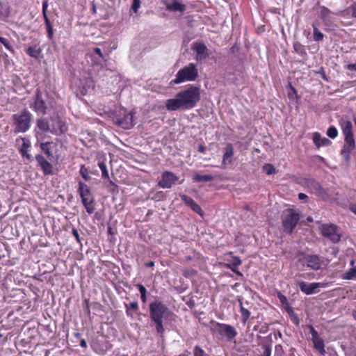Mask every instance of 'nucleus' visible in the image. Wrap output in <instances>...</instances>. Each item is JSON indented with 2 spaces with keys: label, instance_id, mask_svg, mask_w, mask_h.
Masks as SVG:
<instances>
[{
  "label": "nucleus",
  "instance_id": "55",
  "mask_svg": "<svg viewBox=\"0 0 356 356\" xmlns=\"http://www.w3.org/2000/svg\"><path fill=\"white\" fill-rule=\"evenodd\" d=\"M347 69L349 70H355L356 71V64L351 63V64L348 65Z\"/></svg>",
  "mask_w": 356,
  "mask_h": 356
},
{
  "label": "nucleus",
  "instance_id": "31",
  "mask_svg": "<svg viewBox=\"0 0 356 356\" xmlns=\"http://www.w3.org/2000/svg\"><path fill=\"white\" fill-rule=\"evenodd\" d=\"M125 308H126V314L127 316H129L130 318L134 317L133 312H137L139 309L138 302L136 301L130 302L129 305L125 304Z\"/></svg>",
  "mask_w": 356,
  "mask_h": 356
},
{
  "label": "nucleus",
  "instance_id": "49",
  "mask_svg": "<svg viewBox=\"0 0 356 356\" xmlns=\"http://www.w3.org/2000/svg\"><path fill=\"white\" fill-rule=\"evenodd\" d=\"M277 297L280 301V302L282 304V305H287L288 304V300L286 298V297L283 295L282 293H278L277 294Z\"/></svg>",
  "mask_w": 356,
  "mask_h": 356
},
{
  "label": "nucleus",
  "instance_id": "21",
  "mask_svg": "<svg viewBox=\"0 0 356 356\" xmlns=\"http://www.w3.org/2000/svg\"><path fill=\"white\" fill-rule=\"evenodd\" d=\"M234 156V147L231 143H227L225 147V152L223 154L222 168H225L228 164L232 162V157Z\"/></svg>",
  "mask_w": 356,
  "mask_h": 356
},
{
  "label": "nucleus",
  "instance_id": "17",
  "mask_svg": "<svg viewBox=\"0 0 356 356\" xmlns=\"http://www.w3.org/2000/svg\"><path fill=\"white\" fill-rule=\"evenodd\" d=\"M49 0H43L42 1V15L44 20V24L46 26L47 31V37L49 40H52L54 37V29L53 26L51 24V22L47 16V11L49 6Z\"/></svg>",
  "mask_w": 356,
  "mask_h": 356
},
{
  "label": "nucleus",
  "instance_id": "24",
  "mask_svg": "<svg viewBox=\"0 0 356 356\" xmlns=\"http://www.w3.org/2000/svg\"><path fill=\"white\" fill-rule=\"evenodd\" d=\"M81 198L87 213L90 215L93 213L95 210V203L93 196L82 197Z\"/></svg>",
  "mask_w": 356,
  "mask_h": 356
},
{
  "label": "nucleus",
  "instance_id": "54",
  "mask_svg": "<svg viewBox=\"0 0 356 356\" xmlns=\"http://www.w3.org/2000/svg\"><path fill=\"white\" fill-rule=\"evenodd\" d=\"M263 356H270V349L268 347L265 348Z\"/></svg>",
  "mask_w": 356,
  "mask_h": 356
},
{
  "label": "nucleus",
  "instance_id": "44",
  "mask_svg": "<svg viewBox=\"0 0 356 356\" xmlns=\"http://www.w3.org/2000/svg\"><path fill=\"white\" fill-rule=\"evenodd\" d=\"M263 170L268 175H270L276 172L275 168L272 164L264 165Z\"/></svg>",
  "mask_w": 356,
  "mask_h": 356
},
{
  "label": "nucleus",
  "instance_id": "32",
  "mask_svg": "<svg viewBox=\"0 0 356 356\" xmlns=\"http://www.w3.org/2000/svg\"><path fill=\"white\" fill-rule=\"evenodd\" d=\"M293 50L302 58H305L307 56L305 47L299 42H295L293 44Z\"/></svg>",
  "mask_w": 356,
  "mask_h": 356
},
{
  "label": "nucleus",
  "instance_id": "46",
  "mask_svg": "<svg viewBox=\"0 0 356 356\" xmlns=\"http://www.w3.org/2000/svg\"><path fill=\"white\" fill-rule=\"evenodd\" d=\"M193 356H206V353L200 346H195L193 348Z\"/></svg>",
  "mask_w": 356,
  "mask_h": 356
},
{
  "label": "nucleus",
  "instance_id": "28",
  "mask_svg": "<svg viewBox=\"0 0 356 356\" xmlns=\"http://www.w3.org/2000/svg\"><path fill=\"white\" fill-rule=\"evenodd\" d=\"M313 28V38L316 42L323 41L324 39V34L318 29V23L315 22H313L312 24Z\"/></svg>",
  "mask_w": 356,
  "mask_h": 356
},
{
  "label": "nucleus",
  "instance_id": "29",
  "mask_svg": "<svg viewBox=\"0 0 356 356\" xmlns=\"http://www.w3.org/2000/svg\"><path fill=\"white\" fill-rule=\"evenodd\" d=\"M23 143L19 148V152L22 157L27 159L29 160L31 159V155L29 154V148L31 147L30 142L24 138H22Z\"/></svg>",
  "mask_w": 356,
  "mask_h": 356
},
{
  "label": "nucleus",
  "instance_id": "16",
  "mask_svg": "<svg viewBox=\"0 0 356 356\" xmlns=\"http://www.w3.org/2000/svg\"><path fill=\"white\" fill-rule=\"evenodd\" d=\"M327 285L323 282H314L309 284L302 281L298 283V286L302 292L307 295H312L316 293V289L320 287H325Z\"/></svg>",
  "mask_w": 356,
  "mask_h": 356
},
{
  "label": "nucleus",
  "instance_id": "37",
  "mask_svg": "<svg viewBox=\"0 0 356 356\" xmlns=\"http://www.w3.org/2000/svg\"><path fill=\"white\" fill-rule=\"evenodd\" d=\"M51 142H45L41 143L40 145V149L42 151L47 155V157H50L52 156V153L51 151Z\"/></svg>",
  "mask_w": 356,
  "mask_h": 356
},
{
  "label": "nucleus",
  "instance_id": "26",
  "mask_svg": "<svg viewBox=\"0 0 356 356\" xmlns=\"http://www.w3.org/2000/svg\"><path fill=\"white\" fill-rule=\"evenodd\" d=\"M313 141L316 146L320 147L321 146H327L331 143L330 140L326 138H322L318 132H315L313 136Z\"/></svg>",
  "mask_w": 356,
  "mask_h": 356
},
{
  "label": "nucleus",
  "instance_id": "53",
  "mask_svg": "<svg viewBox=\"0 0 356 356\" xmlns=\"http://www.w3.org/2000/svg\"><path fill=\"white\" fill-rule=\"evenodd\" d=\"M138 289L140 291V295L147 294V290L143 284H138Z\"/></svg>",
  "mask_w": 356,
  "mask_h": 356
},
{
  "label": "nucleus",
  "instance_id": "23",
  "mask_svg": "<svg viewBox=\"0 0 356 356\" xmlns=\"http://www.w3.org/2000/svg\"><path fill=\"white\" fill-rule=\"evenodd\" d=\"M166 10L171 12H180L184 13L186 10V6L178 0H173L172 3H168L167 1L164 2Z\"/></svg>",
  "mask_w": 356,
  "mask_h": 356
},
{
  "label": "nucleus",
  "instance_id": "27",
  "mask_svg": "<svg viewBox=\"0 0 356 356\" xmlns=\"http://www.w3.org/2000/svg\"><path fill=\"white\" fill-rule=\"evenodd\" d=\"M10 16V6L7 2L0 0V19H4Z\"/></svg>",
  "mask_w": 356,
  "mask_h": 356
},
{
  "label": "nucleus",
  "instance_id": "14",
  "mask_svg": "<svg viewBox=\"0 0 356 356\" xmlns=\"http://www.w3.org/2000/svg\"><path fill=\"white\" fill-rule=\"evenodd\" d=\"M179 177L170 171L164 172L161 175V179L159 181L158 186L162 188H170L178 181Z\"/></svg>",
  "mask_w": 356,
  "mask_h": 356
},
{
  "label": "nucleus",
  "instance_id": "47",
  "mask_svg": "<svg viewBox=\"0 0 356 356\" xmlns=\"http://www.w3.org/2000/svg\"><path fill=\"white\" fill-rule=\"evenodd\" d=\"M196 274H197V270H195L194 269H184L183 270V275L185 277H192V276L195 275Z\"/></svg>",
  "mask_w": 356,
  "mask_h": 356
},
{
  "label": "nucleus",
  "instance_id": "8",
  "mask_svg": "<svg viewBox=\"0 0 356 356\" xmlns=\"http://www.w3.org/2000/svg\"><path fill=\"white\" fill-rule=\"evenodd\" d=\"M113 121L116 125L124 129H129L134 126L133 115L124 108L115 111Z\"/></svg>",
  "mask_w": 356,
  "mask_h": 356
},
{
  "label": "nucleus",
  "instance_id": "61",
  "mask_svg": "<svg viewBox=\"0 0 356 356\" xmlns=\"http://www.w3.org/2000/svg\"><path fill=\"white\" fill-rule=\"evenodd\" d=\"M205 150H206V149H205V147L203 145H200L199 146V152H200L204 153Z\"/></svg>",
  "mask_w": 356,
  "mask_h": 356
},
{
  "label": "nucleus",
  "instance_id": "2",
  "mask_svg": "<svg viewBox=\"0 0 356 356\" xmlns=\"http://www.w3.org/2000/svg\"><path fill=\"white\" fill-rule=\"evenodd\" d=\"M149 317L154 323L157 334L163 337L165 333L163 320H172L175 314L161 301L155 300L149 305Z\"/></svg>",
  "mask_w": 356,
  "mask_h": 356
},
{
  "label": "nucleus",
  "instance_id": "10",
  "mask_svg": "<svg viewBox=\"0 0 356 356\" xmlns=\"http://www.w3.org/2000/svg\"><path fill=\"white\" fill-rule=\"evenodd\" d=\"M298 262L302 266H306L307 268L314 270L320 269L322 265V261L317 254H301Z\"/></svg>",
  "mask_w": 356,
  "mask_h": 356
},
{
  "label": "nucleus",
  "instance_id": "57",
  "mask_svg": "<svg viewBox=\"0 0 356 356\" xmlns=\"http://www.w3.org/2000/svg\"><path fill=\"white\" fill-rule=\"evenodd\" d=\"M110 185H111V186L113 187V188H112L113 191H118V186L117 184H115L113 181H110Z\"/></svg>",
  "mask_w": 356,
  "mask_h": 356
},
{
  "label": "nucleus",
  "instance_id": "36",
  "mask_svg": "<svg viewBox=\"0 0 356 356\" xmlns=\"http://www.w3.org/2000/svg\"><path fill=\"white\" fill-rule=\"evenodd\" d=\"M193 179L194 181H211L214 179V177L211 175H200L198 173L195 174Z\"/></svg>",
  "mask_w": 356,
  "mask_h": 356
},
{
  "label": "nucleus",
  "instance_id": "52",
  "mask_svg": "<svg viewBox=\"0 0 356 356\" xmlns=\"http://www.w3.org/2000/svg\"><path fill=\"white\" fill-rule=\"evenodd\" d=\"M350 9L351 11L352 16L356 18V2L353 3L350 6Z\"/></svg>",
  "mask_w": 356,
  "mask_h": 356
},
{
  "label": "nucleus",
  "instance_id": "60",
  "mask_svg": "<svg viewBox=\"0 0 356 356\" xmlns=\"http://www.w3.org/2000/svg\"><path fill=\"white\" fill-rule=\"evenodd\" d=\"M141 301L145 303L147 301V294L140 295Z\"/></svg>",
  "mask_w": 356,
  "mask_h": 356
},
{
  "label": "nucleus",
  "instance_id": "41",
  "mask_svg": "<svg viewBox=\"0 0 356 356\" xmlns=\"http://www.w3.org/2000/svg\"><path fill=\"white\" fill-rule=\"evenodd\" d=\"M98 165L102 171V176L104 179H109L108 172L107 170L106 165L104 162H99Z\"/></svg>",
  "mask_w": 356,
  "mask_h": 356
},
{
  "label": "nucleus",
  "instance_id": "20",
  "mask_svg": "<svg viewBox=\"0 0 356 356\" xmlns=\"http://www.w3.org/2000/svg\"><path fill=\"white\" fill-rule=\"evenodd\" d=\"M307 186L310 188L312 191L319 197H323L327 195L326 191L323 189L320 183L314 179H309L307 181Z\"/></svg>",
  "mask_w": 356,
  "mask_h": 356
},
{
  "label": "nucleus",
  "instance_id": "9",
  "mask_svg": "<svg viewBox=\"0 0 356 356\" xmlns=\"http://www.w3.org/2000/svg\"><path fill=\"white\" fill-rule=\"evenodd\" d=\"M319 229L321 234L332 243L340 241L341 235L339 233L337 226L333 224H323Z\"/></svg>",
  "mask_w": 356,
  "mask_h": 356
},
{
  "label": "nucleus",
  "instance_id": "50",
  "mask_svg": "<svg viewBox=\"0 0 356 356\" xmlns=\"http://www.w3.org/2000/svg\"><path fill=\"white\" fill-rule=\"evenodd\" d=\"M72 235L74 236L77 243L81 244V238L79 236V234L77 229L76 228H72Z\"/></svg>",
  "mask_w": 356,
  "mask_h": 356
},
{
  "label": "nucleus",
  "instance_id": "4",
  "mask_svg": "<svg viewBox=\"0 0 356 356\" xmlns=\"http://www.w3.org/2000/svg\"><path fill=\"white\" fill-rule=\"evenodd\" d=\"M13 132L15 134L25 133L30 127L32 121V115L26 109L12 115Z\"/></svg>",
  "mask_w": 356,
  "mask_h": 356
},
{
  "label": "nucleus",
  "instance_id": "11",
  "mask_svg": "<svg viewBox=\"0 0 356 356\" xmlns=\"http://www.w3.org/2000/svg\"><path fill=\"white\" fill-rule=\"evenodd\" d=\"M30 108L38 113L46 114L47 105L40 88L36 89L33 102L30 104Z\"/></svg>",
  "mask_w": 356,
  "mask_h": 356
},
{
  "label": "nucleus",
  "instance_id": "62",
  "mask_svg": "<svg viewBox=\"0 0 356 356\" xmlns=\"http://www.w3.org/2000/svg\"><path fill=\"white\" fill-rule=\"evenodd\" d=\"M291 90L293 94H295V95L296 94L297 91H296V88H293L292 86H291Z\"/></svg>",
  "mask_w": 356,
  "mask_h": 356
},
{
  "label": "nucleus",
  "instance_id": "33",
  "mask_svg": "<svg viewBox=\"0 0 356 356\" xmlns=\"http://www.w3.org/2000/svg\"><path fill=\"white\" fill-rule=\"evenodd\" d=\"M26 54L34 58H38L40 57V55L41 54V49L38 45L29 47L26 50Z\"/></svg>",
  "mask_w": 356,
  "mask_h": 356
},
{
  "label": "nucleus",
  "instance_id": "39",
  "mask_svg": "<svg viewBox=\"0 0 356 356\" xmlns=\"http://www.w3.org/2000/svg\"><path fill=\"white\" fill-rule=\"evenodd\" d=\"M343 280H353L356 277V268H351L343 275Z\"/></svg>",
  "mask_w": 356,
  "mask_h": 356
},
{
  "label": "nucleus",
  "instance_id": "18",
  "mask_svg": "<svg viewBox=\"0 0 356 356\" xmlns=\"http://www.w3.org/2000/svg\"><path fill=\"white\" fill-rule=\"evenodd\" d=\"M35 160L44 175H49L54 173L53 165L42 154H37Z\"/></svg>",
  "mask_w": 356,
  "mask_h": 356
},
{
  "label": "nucleus",
  "instance_id": "1",
  "mask_svg": "<svg viewBox=\"0 0 356 356\" xmlns=\"http://www.w3.org/2000/svg\"><path fill=\"white\" fill-rule=\"evenodd\" d=\"M200 87L190 85L177 92L175 98L166 101V109L169 111L190 110L194 108L200 100Z\"/></svg>",
  "mask_w": 356,
  "mask_h": 356
},
{
  "label": "nucleus",
  "instance_id": "43",
  "mask_svg": "<svg viewBox=\"0 0 356 356\" xmlns=\"http://www.w3.org/2000/svg\"><path fill=\"white\" fill-rule=\"evenodd\" d=\"M0 42L10 51L14 52V49L10 42L5 38L0 36Z\"/></svg>",
  "mask_w": 356,
  "mask_h": 356
},
{
  "label": "nucleus",
  "instance_id": "40",
  "mask_svg": "<svg viewBox=\"0 0 356 356\" xmlns=\"http://www.w3.org/2000/svg\"><path fill=\"white\" fill-rule=\"evenodd\" d=\"M87 55L91 59L92 65H101L102 61H104V60H101L97 56L95 55L93 53H88Z\"/></svg>",
  "mask_w": 356,
  "mask_h": 356
},
{
  "label": "nucleus",
  "instance_id": "22",
  "mask_svg": "<svg viewBox=\"0 0 356 356\" xmlns=\"http://www.w3.org/2000/svg\"><path fill=\"white\" fill-rule=\"evenodd\" d=\"M320 17L325 26H330L332 24V12L324 6H320Z\"/></svg>",
  "mask_w": 356,
  "mask_h": 356
},
{
  "label": "nucleus",
  "instance_id": "7",
  "mask_svg": "<svg viewBox=\"0 0 356 356\" xmlns=\"http://www.w3.org/2000/svg\"><path fill=\"white\" fill-rule=\"evenodd\" d=\"M212 332L218 334L222 338H225L228 342L232 341L237 336V331L235 327L231 325L216 322Z\"/></svg>",
  "mask_w": 356,
  "mask_h": 356
},
{
  "label": "nucleus",
  "instance_id": "38",
  "mask_svg": "<svg viewBox=\"0 0 356 356\" xmlns=\"http://www.w3.org/2000/svg\"><path fill=\"white\" fill-rule=\"evenodd\" d=\"M79 173L82 178L86 181H88L90 180L91 177L89 175L88 170L85 166V165H81L79 170Z\"/></svg>",
  "mask_w": 356,
  "mask_h": 356
},
{
  "label": "nucleus",
  "instance_id": "15",
  "mask_svg": "<svg viewBox=\"0 0 356 356\" xmlns=\"http://www.w3.org/2000/svg\"><path fill=\"white\" fill-rule=\"evenodd\" d=\"M192 49L196 53L195 59L198 62L204 60L209 56V49L206 44L202 42H194Z\"/></svg>",
  "mask_w": 356,
  "mask_h": 356
},
{
  "label": "nucleus",
  "instance_id": "19",
  "mask_svg": "<svg viewBox=\"0 0 356 356\" xmlns=\"http://www.w3.org/2000/svg\"><path fill=\"white\" fill-rule=\"evenodd\" d=\"M179 196L183 202L189 207L194 212L197 213L201 216L204 215V212L201 207L197 204L191 197L185 194H180Z\"/></svg>",
  "mask_w": 356,
  "mask_h": 356
},
{
  "label": "nucleus",
  "instance_id": "12",
  "mask_svg": "<svg viewBox=\"0 0 356 356\" xmlns=\"http://www.w3.org/2000/svg\"><path fill=\"white\" fill-rule=\"evenodd\" d=\"M227 255L232 256V259H227V262L223 264V266L230 269L233 273H234L237 277L235 278L236 280H238V277H240L241 280L243 279L244 276L243 274L238 270V266L242 264V260L240 259L239 257L234 256L232 252H229L227 253Z\"/></svg>",
  "mask_w": 356,
  "mask_h": 356
},
{
  "label": "nucleus",
  "instance_id": "3",
  "mask_svg": "<svg viewBox=\"0 0 356 356\" xmlns=\"http://www.w3.org/2000/svg\"><path fill=\"white\" fill-rule=\"evenodd\" d=\"M339 125L341 128L344 136V144L341 151V155L348 161L350 159L352 152L356 147L355 138L353 134V126L350 120L346 118H342L339 121Z\"/></svg>",
  "mask_w": 356,
  "mask_h": 356
},
{
  "label": "nucleus",
  "instance_id": "59",
  "mask_svg": "<svg viewBox=\"0 0 356 356\" xmlns=\"http://www.w3.org/2000/svg\"><path fill=\"white\" fill-rule=\"evenodd\" d=\"M80 346L83 348H87L86 341L85 339H81L80 341Z\"/></svg>",
  "mask_w": 356,
  "mask_h": 356
},
{
  "label": "nucleus",
  "instance_id": "6",
  "mask_svg": "<svg viewBox=\"0 0 356 356\" xmlns=\"http://www.w3.org/2000/svg\"><path fill=\"white\" fill-rule=\"evenodd\" d=\"M198 76V70L195 64L189 63L188 65L180 69L176 76L175 79L172 81L175 84H179L184 81H193Z\"/></svg>",
  "mask_w": 356,
  "mask_h": 356
},
{
  "label": "nucleus",
  "instance_id": "42",
  "mask_svg": "<svg viewBox=\"0 0 356 356\" xmlns=\"http://www.w3.org/2000/svg\"><path fill=\"white\" fill-rule=\"evenodd\" d=\"M327 135L334 139L338 136V131L334 126H330L327 130Z\"/></svg>",
  "mask_w": 356,
  "mask_h": 356
},
{
  "label": "nucleus",
  "instance_id": "34",
  "mask_svg": "<svg viewBox=\"0 0 356 356\" xmlns=\"http://www.w3.org/2000/svg\"><path fill=\"white\" fill-rule=\"evenodd\" d=\"M312 341L314 343V346L316 349V350L318 351V353L321 355H325V343H324L323 340L321 338H319V339H315Z\"/></svg>",
  "mask_w": 356,
  "mask_h": 356
},
{
  "label": "nucleus",
  "instance_id": "30",
  "mask_svg": "<svg viewBox=\"0 0 356 356\" xmlns=\"http://www.w3.org/2000/svg\"><path fill=\"white\" fill-rule=\"evenodd\" d=\"M78 192L81 197L88 196L89 197L92 195L90 187L82 181H79V183Z\"/></svg>",
  "mask_w": 356,
  "mask_h": 356
},
{
  "label": "nucleus",
  "instance_id": "51",
  "mask_svg": "<svg viewBox=\"0 0 356 356\" xmlns=\"http://www.w3.org/2000/svg\"><path fill=\"white\" fill-rule=\"evenodd\" d=\"M311 334H312V341L320 338L318 337L317 331L312 326H311Z\"/></svg>",
  "mask_w": 356,
  "mask_h": 356
},
{
  "label": "nucleus",
  "instance_id": "64",
  "mask_svg": "<svg viewBox=\"0 0 356 356\" xmlns=\"http://www.w3.org/2000/svg\"><path fill=\"white\" fill-rule=\"evenodd\" d=\"M353 316L354 318L356 320V311H353Z\"/></svg>",
  "mask_w": 356,
  "mask_h": 356
},
{
  "label": "nucleus",
  "instance_id": "63",
  "mask_svg": "<svg viewBox=\"0 0 356 356\" xmlns=\"http://www.w3.org/2000/svg\"><path fill=\"white\" fill-rule=\"evenodd\" d=\"M189 353L188 351H186L185 353L179 355V356H188Z\"/></svg>",
  "mask_w": 356,
  "mask_h": 356
},
{
  "label": "nucleus",
  "instance_id": "13",
  "mask_svg": "<svg viewBox=\"0 0 356 356\" xmlns=\"http://www.w3.org/2000/svg\"><path fill=\"white\" fill-rule=\"evenodd\" d=\"M51 133L56 136H60L67 131V123L59 116L51 118Z\"/></svg>",
  "mask_w": 356,
  "mask_h": 356
},
{
  "label": "nucleus",
  "instance_id": "48",
  "mask_svg": "<svg viewBox=\"0 0 356 356\" xmlns=\"http://www.w3.org/2000/svg\"><path fill=\"white\" fill-rule=\"evenodd\" d=\"M90 53H93L95 55L97 56L101 60H104V61H106V59L102 52L101 49L95 47L93 49L92 51H90Z\"/></svg>",
  "mask_w": 356,
  "mask_h": 356
},
{
  "label": "nucleus",
  "instance_id": "5",
  "mask_svg": "<svg viewBox=\"0 0 356 356\" xmlns=\"http://www.w3.org/2000/svg\"><path fill=\"white\" fill-rule=\"evenodd\" d=\"M300 220V215L293 209L284 210L282 215V225L283 231L291 234Z\"/></svg>",
  "mask_w": 356,
  "mask_h": 356
},
{
  "label": "nucleus",
  "instance_id": "58",
  "mask_svg": "<svg viewBox=\"0 0 356 356\" xmlns=\"http://www.w3.org/2000/svg\"><path fill=\"white\" fill-rule=\"evenodd\" d=\"M298 198L301 200H303L307 198V195L303 193H300L298 194Z\"/></svg>",
  "mask_w": 356,
  "mask_h": 356
},
{
  "label": "nucleus",
  "instance_id": "45",
  "mask_svg": "<svg viewBox=\"0 0 356 356\" xmlns=\"http://www.w3.org/2000/svg\"><path fill=\"white\" fill-rule=\"evenodd\" d=\"M142 0H133L131 11H133L134 13H137L139 8H140Z\"/></svg>",
  "mask_w": 356,
  "mask_h": 356
},
{
  "label": "nucleus",
  "instance_id": "56",
  "mask_svg": "<svg viewBox=\"0 0 356 356\" xmlns=\"http://www.w3.org/2000/svg\"><path fill=\"white\" fill-rule=\"evenodd\" d=\"M145 266L147 268H152L154 266V261H150L145 264Z\"/></svg>",
  "mask_w": 356,
  "mask_h": 356
},
{
  "label": "nucleus",
  "instance_id": "35",
  "mask_svg": "<svg viewBox=\"0 0 356 356\" xmlns=\"http://www.w3.org/2000/svg\"><path fill=\"white\" fill-rule=\"evenodd\" d=\"M239 305L240 312L241 314V321L243 323H246L250 316V312L243 306V302L241 300H239Z\"/></svg>",
  "mask_w": 356,
  "mask_h": 356
},
{
  "label": "nucleus",
  "instance_id": "25",
  "mask_svg": "<svg viewBox=\"0 0 356 356\" xmlns=\"http://www.w3.org/2000/svg\"><path fill=\"white\" fill-rule=\"evenodd\" d=\"M37 128L42 132L51 133V122H49L46 118H40L36 121Z\"/></svg>",
  "mask_w": 356,
  "mask_h": 356
}]
</instances>
